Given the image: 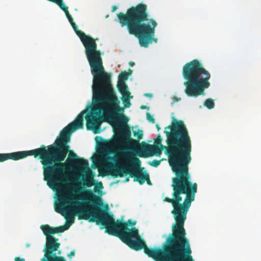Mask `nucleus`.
<instances>
[{
  "instance_id": "f704fd0d",
  "label": "nucleus",
  "mask_w": 261,
  "mask_h": 261,
  "mask_svg": "<svg viewBox=\"0 0 261 261\" xmlns=\"http://www.w3.org/2000/svg\"><path fill=\"white\" fill-rule=\"evenodd\" d=\"M128 180H129V178H127L126 179V180H125V181H128Z\"/></svg>"
},
{
  "instance_id": "a878e982",
  "label": "nucleus",
  "mask_w": 261,
  "mask_h": 261,
  "mask_svg": "<svg viewBox=\"0 0 261 261\" xmlns=\"http://www.w3.org/2000/svg\"><path fill=\"white\" fill-rule=\"evenodd\" d=\"M118 7L116 6H113L112 7V11L113 12H115L117 9Z\"/></svg>"
},
{
  "instance_id": "4be33fe9",
  "label": "nucleus",
  "mask_w": 261,
  "mask_h": 261,
  "mask_svg": "<svg viewBox=\"0 0 261 261\" xmlns=\"http://www.w3.org/2000/svg\"><path fill=\"white\" fill-rule=\"evenodd\" d=\"M55 261H66V260L63 256H62L57 257Z\"/></svg>"
},
{
  "instance_id": "ddd939ff",
  "label": "nucleus",
  "mask_w": 261,
  "mask_h": 261,
  "mask_svg": "<svg viewBox=\"0 0 261 261\" xmlns=\"http://www.w3.org/2000/svg\"><path fill=\"white\" fill-rule=\"evenodd\" d=\"M128 74L125 71H122L118 75V82H125L128 79Z\"/></svg>"
},
{
  "instance_id": "f257e3e1",
  "label": "nucleus",
  "mask_w": 261,
  "mask_h": 261,
  "mask_svg": "<svg viewBox=\"0 0 261 261\" xmlns=\"http://www.w3.org/2000/svg\"><path fill=\"white\" fill-rule=\"evenodd\" d=\"M167 146L162 145V138L158 134L154 145L165 147L169 163L175 176L172 178L173 199L192 202L197 191V184L191 182L189 164L191 161L192 142L188 130L182 120L172 117V123L165 128Z\"/></svg>"
},
{
  "instance_id": "4468645a",
  "label": "nucleus",
  "mask_w": 261,
  "mask_h": 261,
  "mask_svg": "<svg viewBox=\"0 0 261 261\" xmlns=\"http://www.w3.org/2000/svg\"><path fill=\"white\" fill-rule=\"evenodd\" d=\"M204 106L209 109H213L215 106L214 100L211 98L206 99L204 102Z\"/></svg>"
},
{
  "instance_id": "393cba45",
  "label": "nucleus",
  "mask_w": 261,
  "mask_h": 261,
  "mask_svg": "<svg viewBox=\"0 0 261 261\" xmlns=\"http://www.w3.org/2000/svg\"><path fill=\"white\" fill-rule=\"evenodd\" d=\"M75 255V252L74 251H72L70 252V253L69 254H68V256L69 257H71L72 256H74Z\"/></svg>"
},
{
  "instance_id": "f8f14e48",
  "label": "nucleus",
  "mask_w": 261,
  "mask_h": 261,
  "mask_svg": "<svg viewBox=\"0 0 261 261\" xmlns=\"http://www.w3.org/2000/svg\"><path fill=\"white\" fill-rule=\"evenodd\" d=\"M117 87L119 92L122 94V96L123 95L130 94L128 88L125 82H118Z\"/></svg>"
},
{
  "instance_id": "6ab92c4d",
  "label": "nucleus",
  "mask_w": 261,
  "mask_h": 261,
  "mask_svg": "<svg viewBox=\"0 0 261 261\" xmlns=\"http://www.w3.org/2000/svg\"><path fill=\"white\" fill-rule=\"evenodd\" d=\"M103 187L102 184L101 183V182H99L95 186V187L94 188V191L95 192H97V191L96 188L101 190V189H103Z\"/></svg>"
},
{
  "instance_id": "a211bd4d",
  "label": "nucleus",
  "mask_w": 261,
  "mask_h": 261,
  "mask_svg": "<svg viewBox=\"0 0 261 261\" xmlns=\"http://www.w3.org/2000/svg\"><path fill=\"white\" fill-rule=\"evenodd\" d=\"M135 135L137 136L138 140L141 139L143 135V131L142 130H139L136 134L135 133Z\"/></svg>"
},
{
  "instance_id": "c756f323",
  "label": "nucleus",
  "mask_w": 261,
  "mask_h": 261,
  "mask_svg": "<svg viewBox=\"0 0 261 261\" xmlns=\"http://www.w3.org/2000/svg\"><path fill=\"white\" fill-rule=\"evenodd\" d=\"M146 181H147V182L148 185H151V181L149 179V177L148 179H147V180H146Z\"/></svg>"
},
{
  "instance_id": "423d86ee",
  "label": "nucleus",
  "mask_w": 261,
  "mask_h": 261,
  "mask_svg": "<svg viewBox=\"0 0 261 261\" xmlns=\"http://www.w3.org/2000/svg\"><path fill=\"white\" fill-rule=\"evenodd\" d=\"M182 76L186 81L185 92L190 97H197L204 94L205 89L210 86V72L205 70L202 63L194 59L183 67Z\"/></svg>"
},
{
  "instance_id": "dca6fc26",
  "label": "nucleus",
  "mask_w": 261,
  "mask_h": 261,
  "mask_svg": "<svg viewBox=\"0 0 261 261\" xmlns=\"http://www.w3.org/2000/svg\"><path fill=\"white\" fill-rule=\"evenodd\" d=\"M160 163H161V161L154 160L151 163H150V165L153 167H157L158 166H159L160 165Z\"/></svg>"
},
{
  "instance_id": "2eb2a0df",
  "label": "nucleus",
  "mask_w": 261,
  "mask_h": 261,
  "mask_svg": "<svg viewBox=\"0 0 261 261\" xmlns=\"http://www.w3.org/2000/svg\"><path fill=\"white\" fill-rule=\"evenodd\" d=\"M55 3L57 4L59 7L64 11L65 13L68 11V7L65 5L63 0H57Z\"/></svg>"
},
{
  "instance_id": "2f4dec72",
  "label": "nucleus",
  "mask_w": 261,
  "mask_h": 261,
  "mask_svg": "<svg viewBox=\"0 0 261 261\" xmlns=\"http://www.w3.org/2000/svg\"><path fill=\"white\" fill-rule=\"evenodd\" d=\"M140 108L141 109H145L147 108V106L142 105V106H141Z\"/></svg>"
},
{
  "instance_id": "f3484780",
  "label": "nucleus",
  "mask_w": 261,
  "mask_h": 261,
  "mask_svg": "<svg viewBox=\"0 0 261 261\" xmlns=\"http://www.w3.org/2000/svg\"><path fill=\"white\" fill-rule=\"evenodd\" d=\"M146 117L147 119L150 122H152V123H155V119L153 118V117L149 113H147L146 114Z\"/></svg>"
},
{
  "instance_id": "cd10ccee",
  "label": "nucleus",
  "mask_w": 261,
  "mask_h": 261,
  "mask_svg": "<svg viewBox=\"0 0 261 261\" xmlns=\"http://www.w3.org/2000/svg\"><path fill=\"white\" fill-rule=\"evenodd\" d=\"M132 72H133V70H131L130 69H129L128 70V72L127 73V74H128V76H129V75H130L132 73Z\"/></svg>"
},
{
  "instance_id": "1a4fd4ad",
  "label": "nucleus",
  "mask_w": 261,
  "mask_h": 261,
  "mask_svg": "<svg viewBox=\"0 0 261 261\" xmlns=\"http://www.w3.org/2000/svg\"><path fill=\"white\" fill-rule=\"evenodd\" d=\"M98 205L94 207L95 221L97 224H101L106 229V232L108 234L118 237H122L124 234H127L132 231L135 228L129 229L127 226H133L136 222L131 219L128 220L126 222H122L119 220L115 221L112 214L108 213L99 208Z\"/></svg>"
},
{
  "instance_id": "39448f33",
  "label": "nucleus",
  "mask_w": 261,
  "mask_h": 261,
  "mask_svg": "<svg viewBox=\"0 0 261 261\" xmlns=\"http://www.w3.org/2000/svg\"><path fill=\"white\" fill-rule=\"evenodd\" d=\"M149 16L147 6L143 3L130 7L126 13L117 14L121 26H126L129 34L137 37L140 46L144 47H148L153 41H158V39L154 38L158 23Z\"/></svg>"
},
{
  "instance_id": "7ed1b4c3",
  "label": "nucleus",
  "mask_w": 261,
  "mask_h": 261,
  "mask_svg": "<svg viewBox=\"0 0 261 261\" xmlns=\"http://www.w3.org/2000/svg\"><path fill=\"white\" fill-rule=\"evenodd\" d=\"M165 197L164 202L170 203L173 207L171 213L175 223L172 227V232L162 244V248H148L145 241L140 238L138 230L134 228L131 232L119 238L132 249L138 251L142 249L144 253L155 261H194L191 256L192 250L184 228L187 214L191 202Z\"/></svg>"
},
{
  "instance_id": "c85d7f7f",
  "label": "nucleus",
  "mask_w": 261,
  "mask_h": 261,
  "mask_svg": "<svg viewBox=\"0 0 261 261\" xmlns=\"http://www.w3.org/2000/svg\"><path fill=\"white\" fill-rule=\"evenodd\" d=\"M129 65H130V66L133 67V66H134L135 65V63L133 62V61H130L129 63Z\"/></svg>"
},
{
  "instance_id": "72a5a7b5",
  "label": "nucleus",
  "mask_w": 261,
  "mask_h": 261,
  "mask_svg": "<svg viewBox=\"0 0 261 261\" xmlns=\"http://www.w3.org/2000/svg\"><path fill=\"white\" fill-rule=\"evenodd\" d=\"M58 254H61V251L60 250L58 251Z\"/></svg>"
},
{
  "instance_id": "0eeeda50",
  "label": "nucleus",
  "mask_w": 261,
  "mask_h": 261,
  "mask_svg": "<svg viewBox=\"0 0 261 261\" xmlns=\"http://www.w3.org/2000/svg\"><path fill=\"white\" fill-rule=\"evenodd\" d=\"M122 156L125 161V164L123 165H114L110 164L108 167L109 174L114 178L117 177H124L127 174L134 178V180L138 181L142 185L149 178V174L144 173L140 169L141 161L135 154L129 151H123Z\"/></svg>"
},
{
  "instance_id": "473e14b6",
  "label": "nucleus",
  "mask_w": 261,
  "mask_h": 261,
  "mask_svg": "<svg viewBox=\"0 0 261 261\" xmlns=\"http://www.w3.org/2000/svg\"><path fill=\"white\" fill-rule=\"evenodd\" d=\"M25 246L27 247H29L30 246V244L29 243L26 244Z\"/></svg>"
},
{
  "instance_id": "9d476101",
  "label": "nucleus",
  "mask_w": 261,
  "mask_h": 261,
  "mask_svg": "<svg viewBox=\"0 0 261 261\" xmlns=\"http://www.w3.org/2000/svg\"><path fill=\"white\" fill-rule=\"evenodd\" d=\"M119 142H123L126 143L127 145L132 146V147L128 148L125 149L126 151H129L134 153L135 155H138L142 158H147L152 156L153 155L160 156L162 154V150L165 149V147H162L158 145H152L145 143L144 147L143 149L137 148V147L139 146V143L137 142V145H132L124 139H120Z\"/></svg>"
},
{
  "instance_id": "5701e85b",
  "label": "nucleus",
  "mask_w": 261,
  "mask_h": 261,
  "mask_svg": "<svg viewBox=\"0 0 261 261\" xmlns=\"http://www.w3.org/2000/svg\"><path fill=\"white\" fill-rule=\"evenodd\" d=\"M14 259L15 261H25L24 258H21L20 257H15Z\"/></svg>"
},
{
  "instance_id": "bb28decb",
  "label": "nucleus",
  "mask_w": 261,
  "mask_h": 261,
  "mask_svg": "<svg viewBox=\"0 0 261 261\" xmlns=\"http://www.w3.org/2000/svg\"><path fill=\"white\" fill-rule=\"evenodd\" d=\"M144 95L149 97H151L152 96V94L151 93H145L144 94Z\"/></svg>"
},
{
  "instance_id": "412c9836",
  "label": "nucleus",
  "mask_w": 261,
  "mask_h": 261,
  "mask_svg": "<svg viewBox=\"0 0 261 261\" xmlns=\"http://www.w3.org/2000/svg\"><path fill=\"white\" fill-rule=\"evenodd\" d=\"M108 160L111 162H116V158L114 156H109Z\"/></svg>"
},
{
  "instance_id": "20e7f679",
  "label": "nucleus",
  "mask_w": 261,
  "mask_h": 261,
  "mask_svg": "<svg viewBox=\"0 0 261 261\" xmlns=\"http://www.w3.org/2000/svg\"><path fill=\"white\" fill-rule=\"evenodd\" d=\"M81 184H79L72 190L75 193L82 194V196L63 197L58 204L55 206V211L61 214L68 221L63 227L68 229L74 221V215H77L79 219L88 220L94 222V207L97 205L102 206L103 201L101 197L95 195L91 190H83Z\"/></svg>"
},
{
  "instance_id": "aec40b11",
  "label": "nucleus",
  "mask_w": 261,
  "mask_h": 261,
  "mask_svg": "<svg viewBox=\"0 0 261 261\" xmlns=\"http://www.w3.org/2000/svg\"><path fill=\"white\" fill-rule=\"evenodd\" d=\"M65 14H66V16L67 17V18H68L69 21H72V20H73V18L71 16V15L69 14L68 11L67 12H66L65 13Z\"/></svg>"
},
{
  "instance_id": "f03ea898",
  "label": "nucleus",
  "mask_w": 261,
  "mask_h": 261,
  "mask_svg": "<svg viewBox=\"0 0 261 261\" xmlns=\"http://www.w3.org/2000/svg\"><path fill=\"white\" fill-rule=\"evenodd\" d=\"M95 82L93 75L92 101L95 109L85 116L86 127L88 130H92L95 134L100 132V124L102 122L101 113L104 118L107 119L114 125V131L117 136V140L124 139L129 144H137L135 140L130 137L131 132L126 126L128 118L123 113L124 108L130 106V99L133 96L123 95L121 100L124 107L120 106V101L111 82V74L105 71Z\"/></svg>"
},
{
  "instance_id": "9b49d317",
  "label": "nucleus",
  "mask_w": 261,
  "mask_h": 261,
  "mask_svg": "<svg viewBox=\"0 0 261 261\" xmlns=\"http://www.w3.org/2000/svg\"><path fill=\"white\" fill-rule=\"evenodd\" d=\"M74 161H76V163L80 167L86 168L87 170L85 178L83 179V185L87 187H91L94 185L95 180L94 179L92 171L89 168V163L87 160L83 158H80L77 156L76 153L72 151H70L68 159L66 162L72 163Z\"/></svg>"
},
{
  "instance_id": "7c9ffc66",
  "label": "nucleus",
  "mask_w": 261,
  "mask_h": 261,
  "mask_svg": "<svg viewBox=\"0 0 261 261\" xmlns=\"http://www.w3.org/2000/svg\"><path fill=\"white\" fill-rule=\"evenodd\" d=\"M156 127L158 131H159L161 129V127H160V126L158 124H156Z\"/></svg>"
},
{
  "instance_id": "6e6552de",
  "label": "nucleus",
  "mask_w": 261,
  "mask_h": 261,
  "mask_svg": "<svg viewBox=\"0 0 261 261\" xmlns=\"http://www.w3.org/2000/svg\"><path fill=\"white\" fill-rule=\"evenodd\" d=\"M69 22L85 48V54L90 66L91 74L94 76L95 81L96 82L100 75L105 74L100 50L97 49L95 40L79 30L73 19Z\"/></svg>"
},
{
  "instance_id": "b1692460",
  "label": "nucleus",
  "mask_w": 261,
  "mask_h": 261,
  "mask_svg": "<svg viewBox=\"0 0 261 261\" xmlns=\"http://www.w3.org/2000/svg\"><path fill=\"white\" fill-rule=\"evenodd\" d=\"M180 100H181V98H177L176 96H174L173 98V102H177L178 101H179Z\"/></svg>"
}]
</instances>
